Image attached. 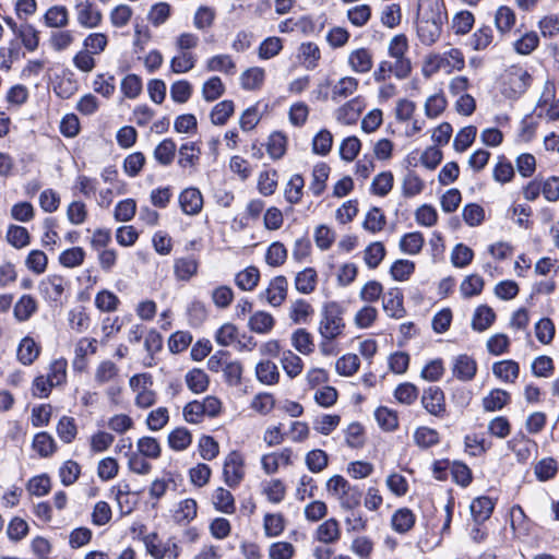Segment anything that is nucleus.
<instances>
[{"mask_svg": "<svg viewBox=\"0 0 559 559\" xmlns=\"http://www.w3.org/2000/svg\"><path fill=\"white\" fill-rule=\"evenodd\" d=\"M305 463L310 472L320 473L326 468L329 464V456L325 451L314 449L306 454Z\"/></svg>", "mask_w": 559, "mask_h": 559, "instance_id": "obj_63", "label": "nucleus"}, {"mask_svg": "<svg viewBox=\"0 0 559 559\" xmlns=\"http://www.w3.org/2000/svg\"><path fill=\"white\" fill-rule=\"evenodd\" d=\"M264 78L265 72L262 68H250L246 70L240 76L241 86L248 91L259 90L264 82Z\"/></svg>", "mask_w": 559, "mask_h": 559, "instance_id": "obj_54", "label": "nucleus"}, {"mask_svg": "<svg viewBox=\"0 0 559 559\" xmlns=\"http://www.w3.org/2000/svg\"><path fill=\"white\" fill-rule=\"evenodd\" d=\"M199 259L194 255L179 257L174 260V276L177 281L189 282L198 274Z\"/></svg>", "mask_w": 559, "mask_h": 559, "instance_id": "obj_18", "label": "nucleus"}, {"mask_svg": "<svg viewBox=\"0 0 559 559\" xmlns=\"http://www.w3.org/2000/svg\"><path fill=\"white\" fill-rule=\"evenodd\" d=\"M349 69L356 74H366L373 67V55L365 47L352 50L347 57Z\"/></svg>", "mask_w": 559, "mask_h": 559, "instance_id": "obj_15", "label": "nucleus"}, {"mask_svg": "<svg viewBox=\"0 0 559 559\" xmlns=\"http://www.w3.org/2000/svg\"><path fill=\"white\" fill-rule=\"evenodd\" d=\"M167 442L174 451H185L192 443V435L185 427H177L168 435Z\"/></svg>", "mask_w": 559, "mask_h": 559, "instance_id": "obj_41", "label": "nucleus"}, {"mask_svg": "<svg viewBox=\"0 0 559 559\" xmlns=\"http://www.w3.org/2000/svg\"><path fill=\"white\" fill-rule=\"evenodd\" d=\"M288 282L283 275L275 276L261 295L273 307H280L287 297Z\"/></svg>", "mask_w": 559, "mask_h": 559, "instance_id": "obj_19", "label": "nucleus"}, {"mask_svg": "<svg viewBox=\"0 0 559 559\" xmlns=\"http://www.w3.org/2000/svg\"><path fill=\"white\" fill-rule=\"evenodd\" d=\"M510 402V394L501 389H493L483 399V407L486 412H496L503 408Z\"/></svg>", "mask_w": 559, "mask_h": 559, "instance_id": "obj_43", "label": "nucleus"}, {"mask_svg": "<svg viewBox=\"0 0 559 559\" xmlns=\"http://www.w3.org/2000/svg\"><path fill=\"white\" fill-rule=\"evenodd\" d=\"M264 534L267 537L280 536L285 530V520L281 513H266L263 519Z\"/></svg>", "mask_w": 559, "mask_h": 559, "instance_id": "obj_60", "label": "nucleus"}, {"mask_svg": "<svg viewBox=\"0 0 559 559\" xmlns=\"http://www.w3.org/2000/svg\"><path fill=\"white\" fill-rule=\"evenodd\" d=\"M427 66L432 71L444 70L448 73L461 71L465 67V58L459 48H450L442 53H432L427 58Z\"/></svg>", "mask_w": 559, "mask_h": 559, "instance_id": "obj_6", "label": "nucleus"}, {"mask_svg": "<svg viewBox=\"0 0 559 559\" xmlns=\"http://www.w3.org/2000/svg\"><path fill=\"white\" fill-rule=\"evenodd\" d=\"M145 547L154 559H178L180 555V547L175 538L162 542L156 534L148 535L145 538Z\"/></svg>", "mask_w": 559, "mask_h": 559, "instance_id": "obj_10", "label": "nucleus"}, {"mask_svg": "<svg viewBox=\"0 0 559 559\" xmlns=\"http://www.w3.org/2000/svg\"><path fill=\"white\" fill-rule=\"evenodd\" d=\"M345 326L342 307L335 301L324 304L320 311L319 335L328 340H336L344 334Z\"/></svg>", "mask_w": 559, "mask_h": 559, "instance_id": "obj_2", "label": "nucleus"}, {"mask_svg": "<svg viewBox=\"0 0 559 559\" xmlns=\"http://www.w3.org/2000/svg\"><path fill=\"white\" fill-rule=\"evenodd\" d=\"M539 45V37L536 32L530 31L523 34L513 43V49L522 56L531 55Z\"/></svg>", "mask_w": 559, "mask_h": 559, "instance_id": "obj_53", "label": "nucleus"}, {"mask_svg": "<svg viewBox=\"0 0 559 559\" xmlns=\"http://www.w3.org/2000/svg\"><path fill=\"white\" fill-rule=\"evenodd\" d=\"M447 13L438 2H430L418 15L416 29L423 45L431 46L440 37Z\"/></svg>", "mask_w": 559, "mask_h": 559, "instance_id": "obj_1", "label": "nucleus"}, {"mask_svg": "<svg viewBox=\"0 0 559 559\" xmlns=\"http://www.w3.org/2000/svg\"><path fill=\"white\" fill-rule=\"evenodd\" d=\"M97 340L93 337H82L78 341L74 348L73 368L78 371H84L87 367V356L97 353Z\"/></svg>", "mask_w": 559, "mask_h": 559, "instance_id": "obj_16", "label": "nucleus"}, {"mask_svg": "<svg viewBox=\"0 0 559 559\" xmlns=\"http://www.w3.org/2000/svg\"><path fill=\"white\" fill-rule=\"evenodd\" d=\"M255 377L262 384L274 385L280 381V371L273 361L262 360L255 366Z\"/></svg>", "mask_w": 559, "mask_h": 559, "instance_id": "obj_32", "label": "nucleus"}, {"mask_svg": "<svg viewBox=\"0 0 559 559\" xmlns=\"http://www.w3.org/2000/svg\"><path fill=\"white\" fill-rule=\"evenodd\" d=\"M345 442L353 449H359L365 444V429L361 424L354 421L344 430Z\"/></svg>", "mask_w": 559, "mask_h": 559, "instance_id": "obj_62", "label": "nucleus"}, {"mask_svg": "<svg viewBox=\"0 0 559 559\" xmlns=\"http://www.w3.org/2000/svg\"><path fill=\"white\" fill-rule=\"evenodd\" d=\"M329 174L330 167L325 163H319L313 167L312 181L309 186V189L313 195L319 197L323 193Z\"/></svg>", "mask_w": 559, "mask_h": 559, "instance_id": "obj_42", "label": "nucleus"}, {"mask_svg": "<svg viewBox=\"0 0 559 559\" xmlns=\"http://www.w3.org/2000/svg\"><path fill=\"white\" fill-rule=\"evenodd\" d=\"M179 203L187 215H197L203 207L202 193L197 188H187L179 194Z\"/></svg>", "mask_w": 559, "mask_h": 559, "instance_id": "obj_21", "label": "nucleus"}, {"mask_svg": "<svg viewBox=\"0 0 559 559\" xmlns=\"http://www.w3.org/2000/svg\"><path fill=\"white\" fill-rule=\"evenodd\" d=\"M246 475L245 459L238 451H231L224 461L223 477L225 484L230 488H236L242 481Z\"/></svg>", "mask_w": 559, "mask_h": 559, "instance_id": "obj_8", "label": "nucleus"}, {"mask_svg": "<svg viewBox=\"0 0 559 559\" xmlns=\"http://www.w3.org/2000/svg\"><path fill=\"white\" fill-rule=\"evenodd\" d=\"M295 552V546L288 542L272 543L267 549L269 559H292Z\"/></svg>", "mask_w": 559, "mask_h": 559, "instance_id": "obj_64", "label": "nucleus"}, {"mask_svg": "<svg viewBox=\"0 0 559 559\" xmlns=\"http://www.w3.org/2000/svg\"><path fill=\"white\" fill-rule=\"evenodd\" d=\"M74 43V34L69 29H58L49 37V46L58 52L67 50Z\"/></svg>", "mask_w": 559, "mask_h": 559, "instance_id": "obj_61", "label": "nucleus"}, {"mask_svg": "<svg viewBox=\"0 0 559 559\" xmlns=\"http://www.w3.org/2000/svg\"><path fill=\"white\" fill-rule=\"evenodd\" d=\"M391 524L395 532L401 534L406 533L414 526L415 515L407 508L399 509L394 512Z\"/></svg>", "mask_w": 559, "mask_h": 559, "instance_id": "obj_48", "label": "nucleus"}, {"mask_svg": "<svg viewBox=\"0 0 559 559\" xmlns=\"http://www.w3.org/2000/svg\"><path fill=\"white\" fill-rule=\"evenodd\" d=\"M294 285L304 295L313 293L318 285V273L313 267H305L295 276Z\"/></svg>", "mask_w": 559, "mask_h": 559, "instance_id": "obj_25", "label": "nucleus"}, {"mask_svg": "<svg viewBox=\"0 0 559 559\" xmlns=\"http://www.w3.org/2000/svg\"><path fill=\"white\" fill-rule=\"evenodd\" d=\"M299 58L302 60V64L308 70H313L318 67L321 58V52L317 44L314 43H302L299 47Z\"/></svg>", "mask_w": 559, "mask_h": 559, "instance_id": "obj_50", "label": "nucleus"}, {"mask_svg": "<svg viewBox=\"0 0 559 559\" xmlns=\"http://www.w3.org/2000/svg\"><path fill=\"white\" fill-rule=\"evenodd\" d=\"M496 321V313L492 308L487 305L478 306L472 318V329L477 332L488 330Z\"/></svg>", "mask_w": 559, "mask_h": 559, "instance_id": "obj_28", "label": "nucleus"}, {"mask_svg": "<svg viewBox=\"0 0 559 559\" xmlns=\"http://www.w3.org/2000/svg\"><path fill=\"white\" fill-rule=\"evenodd\" d=\"M152 385V376L148 373H138L129 379V386L135 394L134 404L136 407L146 409L156 404L157 394Z\"/></svg>", "mask_w": 559, "mask_h": 559, "instance_id": "obj_4", "label": "nucleus"}, {"mask_svg": "<svg viewBox=\"0 0 559 559\" xmlns=\"http://www.w3.org/2000/svg\"><path fill=\"white\" fill-rule=\"evenodd\" d=\"M413 66L409 58L394 59V61L382 60L373 72L376 82H385L391 75L397 80H404L412 73Z\"/></svg>", "mask_w": 559, "mask_h": 559, "instance_id": "obj_7", "label": "nucleus"}, {"mask_svg": "<svg viewBox=\"0 0 559 559\" xmlns=\"http://www.w3.org/2000/svg\"><path fill=\"white\" fill-rule=\"evenodd\" d=\"M287 249L281 241L272 242L265 252V262L272 267L283 265L287 260Z\"/></svg>", "mask_w": 559, "mask_h": 559, "instance_id": "obj_55", "label": "nucleus"}, {"mask_svg": "<svg viewBox=\"0 0 559 559\" xmlns=\"http://www.w3.org/2000/svg\"><path fill=\"white\" fill-rule=\"evenodd\" d=\"M74 11L76 22L83 28H96L103 22V13L93 0H76Z\"/></svg>", "mask_w": 559, "mask_h": 559, "instance_id": "obj_9", "label": "nucleus"}, {"mask_svg": "<svg viewBox=\"0 0 559 559\" xmlns=\"http://www.w3.org/2000/svg\"><path fill=\"white\" fill-rule=\"evenodd\" d=\"M328 492L334 497L340 507L353 511L360 506L361 492L357 486H353L342 475H333L326 481Z\"/></svg>", "mask_w": 559, "mask_h": 559, "instance_id": "obj_3", "label": "nucleus"}, {"mask_svg": "<svg viewBox=\"0 0 559 559\" xmlns=\"http://www.w3.org/2000/svg\"><path fill=\"white\" fill-rule=\"evenodd\" d=\"M198 61L193 52H178L170 60V70L175 74H183L191 71Z\"/></svg>", "mask_w": 559, "mask_h": 559, "instance_id": "obj_45", "label": "nucleus"}, {"mask_svg": "<svg viewBox=\"0 0 559 559\" xmlns=\"http://www.w3.org/2000/svg\"><path fill=\"white\" fill-rule=\"evenodd\" d=\"M508 447L515 454L518 462L522 464L526 463L538 450V444L522 432L509 440Z\"/></svg>", "mask_w": 559, "mask_h": 559, "instance_id": "obj_13", "label": "nucleus"}, {"mask_svg": "<svg viewBox=\"0 0 559 559\" xmlns=\"http://www.w3.org/2000/svg\"><path fill=\"white\" fill-rule=\"evenodd\" d=\"M484 280L478 274L467 275L460 285V293L464 298L480 295L484 289Z\"/></svg>", "mask_w": 559, "mask_h": 559, "instance_id": "obj_57", "label": "nucleus"}, {"mask_svg": "<svg viewBox=\"0 0 559 559\" xmlns=\"http://www.w3.org/2000/svg\"><path fill=\"white\" fill-rule=\"evenodd\" d=\"M198 503L192 498H186L178 502L174 510V521L178 524H188L197 518Z\"/></svg>", "mask_w": 559, "mask_h": 559, "instance_id": "obj_29", "label": "nucleus"}, {"mask_svg": "<svg viewBox=\"0 0 559 559\" xmlns=\"http://www.w3.org/2000/svg\"><path fill=\"white\" fill-rule=\"evenodd\" d=\"M532 81L531 74L522 67H510L503 75L502 93L510 97L515 98L522 95Z\"/></svg>", "mask_w": 559, "mask_h": 559, "instance_id": "obj_5", "label": "nucleus"}, {"mask_svg": "<svg viewBox=\"0 0 559 559\" xmlns=\"http://www.w3.org/2000/svg\"><path fill=\"white\" fill-rule=\"evenodd\" d=\"M359 81L354 76H343L332 86L331 98L334 102L350 97L356 93Z\"/></svg>", "mask_w": 559, "mask_h": 559, "instance_id": "obj_26", "label": "nucleus"}, {"mask_svg": "<svg viewBox=\"0 0 559 559\" xmlns=\"http://www.w3.org/2000/svg\"><path fill=\"white\" fill-rule=\"evenodd\" d=\"M558 469V462L554 457H544L534 465V474L539 481L555 478Z\"/></svg>", "mask_w": 559, "mask_h": 559, "instance_id": "obj_44", "label": "nucleus"}, {"mask_svg": "<svg viewBox=\"0 0 559 559\" xmlns=\"http://www.w3.org/2000/svg\"><path fill=\"white\" fill-rule=\"evenodd\" d=\"M281 365L288 378L298 377L304 369L302 359L293 350H284L281 357Z\"/></svg>", "mask_w": 559, "mask_h": 559, "instance_id": "obj_39", "label": "nucleus"}, {"mask_svg": "<svg viewBox=\"0 0 559 559\" xmlns=\"http://www.w3.org/2000/svg\"><path fill=\"white\" fill-rule=\"evenodd\" d=\"M206 69L233 75L236 71V64L229 55H216L207 60Z\"/></svg>", "mask_w": 559, "mask_h": 559, "instance_id": "obj_59", "label": "nucleus"}, {"mask_svg": "<svg viewBox=\"0 0 559 559\" xmlns=\"http://www.w3.org/2000/svg\"><path fill=\"white\" fill-rule=\"evenodd\" d=\"M275 325V319L266 311H255L248 321L249 329L257 334H267Z\"/></svg>", "mask_w": 559, "mask_h": 559, "instance_id": "obj_31", "label": "nucleus"}, {"mask_svg": "<svg viewBox=\"0 0 559 559\" xmlns=\"http://www.w3.org/2000/svg\"><path fill=\"white\" fill-rule=\"evenodd\" d=\"M260 271L255 266H248L235 276V284L245 292L253 290L259 283Z\"/></svg>", "mask_w": 559, "mask_h": 559, "instance_id": "obj_38", "label": "nucleus"}, {"mask_svg": "<svg viewBox=\"0 0 559 559\" xmlns=\"http://www.w3.org/2000/svg\"><path fill=\"white\" fill-rule=\"evenodd\" d=\"M384 245L380 241L371 242L364 251V261L369 269H376L385 257Z\"/></svg>", "mask_w": 559, "mask_h": 559, "instance_id": "obj_58", "label": "nucleus"}, {"mask_svg": "<svg viewBox=\"0 0 559 559\" xmlns=\"http://www.w3.org/2000/svg\"><path fill=\"white\" fill-rule=\"evenodd\" d=\"M383 309L392 318H402L404 316L403 296L397 288L389 290L383 296Z\"/></svg>", "mask_w": 559, "mask_h": 559, "instance_id": "obj_33", "label": "nucleus"}, {"mask_svg": "<svg viewBox=\"0 0 559 559\" xmlns=\"http://www.w3.org/2000/svg\"><path fill=\"white\" fill-rule=\"evenodd\" d=\"M476 371L477 364L472 357L463 354L454 358L452 372L459 380L471 381L475 377Z\"/></svg>", "mask_w": 559, "mask_h": 559, "instance_id": "obj_23", "label": "nucleus"}, {"mask_svg": "<svg viewBox=\"0 0 559 559\" xmlns=\"http://www.w3.org/2000/svg\"><path fill=\"white\" fill-rule=\"evenodd\" d=\"M292 345L302 355H310L314 350L313 337L306 329H298L292 334Z\"/></svg>", "mask_w": 559, "mask_h": 559, "instance_id": "obj_47", "label": "nucleus"}, {"mask_svg": "<svg viewBox=\"0 0 559 559\" xmlns=\"http://www.w3.org/2000/svg\"><path fill=\"white\" fill-rule=\"evenodd\" d=\"M212 503L216 511L224 514H233L236 511L233 493L223 487H218L214 490L212 495Z\"/></svg>", "mask_w": 559, "mask_h": 559, "instance_id": "obj_30", "label": "nucleus"}, {"mask_svg": "<svg viewBox=\"0 0 559 559\" xmlns=\"http://www.w3.org/2000/svg\"><path fill=\"white\" fill-rule=\"evenodd\" d=\"M287 150V136L280 131L270 134L266 143V152L269 156L276 160L281 159Z\"/></svg>", "mask_w": 559, "mask_h": 559, "instance_id": "obj_40", "label": "nucleus"}, {"mask_svg": "<svg viewBox=\"0 0 559 559\" xmlns=\"http://www.w3.org/2000/svg\"><path fill=\"white\" fill-rule=\"evenodd\" d=\"M421 405L435 417L443 418L447 415L445 396L439 386H429L424 391Z\"/></svg>", "mask_w": 559, "mask_h": 559, "instance_id": "obj_12", "label": "nucleus"}, {"mask_svg": "<svg viewBox=\"0 0 559 559\" xmlns=\"http://www.w3.org/2000/svg\"><path fill=\"white\" fill-rule=\"evenodd\" d=\"M37 310V301L31 295H23L14 306V317L17 321H27Z\"/></svg>", "mask_w": 559, "mask_h": 559, "instance_id": "obj_46", "label": "nucleus"}, {"mask_svg": "<svg viewBox=\"0 0 559 559\" xmlns=\"http://www.w3.org/2000/svg\"><path fill=\"white\" fill-rule=\"evenodd\" d=\"M425 239L421 233L413 231L405 234L400 240V250L406 254H417L420 252Z\"/></svg>", "mask_w": 559, "mask_h": 559, "instance_id": "obj_52", "label": "nucleus"}, {"mask_svg": "<svg viewBox=\"0 0 559 559\" xmlns=\"http://www.w3.org/2000/svg\"><path fill=\"white\" fill-rule=\"evenodd\" d=\"M515 22L516 16L511 8L501 5L497 9L495 13V25L501 35L510 33V31L515 25Z\"/></svg>", "mask_w": 559, "mask_h": 559, "instance_id": "obj_36", "label": "nucleus"}, {"mask_svg": "<svg viewBox=\"0 0 559 559\" xmlns=\"http://www.w3.org/2000/svg\"><path fill=\"white\" fill-rule=\"evenodd\" d=\"M40 354V346L31 336H25L21 340L17 349L16 358L24 365H32Z\"/></svg>", "mask_w": 559, "mask_h": 559, "instance_id": "obj_24", "label": "nucleus"}, {"mask_svg": "<svg viewBox=\"0 0 559 559\" xmlns=\"http://www.w3.org/2000/svg\"><path fill=\"white\" fill-rule=\"evenodd\" d=\"M341 537L340 524L335 519H329L316 530V538L323 544H333Z\"/></svg>", "mask_w": 559, "mask_h": 559, "instance_id": "obj_34", "label": "nucleus"}, {"mask_svg": "<svg viewBox=\"0 0 559 559\" xmlns=\"http://www.w3.org/2000/svg\"><path fill=\"white\" fill-rule=\"evenodd\" d=\"M493 502L489 497H478L471 503V513L478 523L486 521L493 510Z\"/></svg>", "mask_w": 559, "mask_h": 559, "instance_id": "obj_51", "label": "nucleus"}, {"mask_svg": "<svg viewBox=\"0 0 559 559\" xmlns=\"http://www.w3.org/2000/svg\"><path fill=\"white\" fill-rule=\"evenodd\" d=\"M43 20L45 26L49 28H66L70 23L69 10L66 5L55 4L47 9Z\"/></svg>", "mask_w": 559, "mask_h": 559, "instance_id": "obj_22", "label": "nucleus"}, {"mask_svg": "<svg viewBox=\"0 0 559 559\" xmlns=\"http://www.w3.org/2000/svg\"><path fill=\"white\" fill-rule=\"evenodd\" d=\"M304 187H305V180L300 175L296 174V175L292 176V178L288 180V182L285 187V191H284L285 200L290 204L299 203L302 198Z\"/></svg>", "mask_w": 559, "mask_h": 559, "instance_id": "obj_56", "label": "nucleus"}, {"mask_svg": "<svg viewBox=\"0 0 559 559\" xmlns=\"http://www.w3.org/2000/svg\"><path fill=\"white\" fill-rule=\"evenodd\" d=\"M120 368L110 359L100 360L93 372V381L97 386L119 382Z\"/></svg>", "mask_w": 559, "mask_h": 559, "instance_id": "obj_14", "label": "nucleus"}, {"mask_svg": "<svg viewBox=\"0 0 559 559\" xmlns=\"http://www.w3.org/2000/svg\"><path fill=\"white\" fill-rule=\"evenodd\" d=\"M67 282L59 275H50L40 281L38 289L45 299L58 301L64 293Z\"/></svg>", "mask_w": 559, "mask_h": 559, "instance_id": "obj_20", "label": "nucleus"}, {"mask_svg": "<svg viewBox=\"0 0 559 559\" xmlns=\"http://www.w3.org/2000/svg\"><path fill=\"white\" fill-rule=\"evenodd\" d=\"M185 380L188 389L195 394L205 392L210 384L209 376L199 368L188 371Z\"/></svg>", "mask_w": 559, "mask_h": 559, "instance_id": "obj_37", "label": "nucleus"}, {"mask_svg": "<svg viewBox=\"0 0 559 559\" xmlns=\"http://www.w3.org/2000/svg\"><path fill=\"white\" fill-rule=\"evenodd\" d=\"M295 456L293 449L288 447L264 454L261 457L262 469L266 475H273L278 472L280 467L293 465Z\"/></svg>", "mask_w": 559, "mask_h": 559, "instance_id": "obj_11", "label": "nucleus"}, {"mask_svg": "<svg viewBox=\"0 0 559 559\" xmlns=\"http://www.w3.org/2000/svg\"><path fill=\"white\" fill-rule=\"evenodd\" d=\"M425 187V181L414 170L408 169L402 179V194L405 198L420 194Z\"/></svg>", "mask_w": 559, "mask_h": 559, "instance_id": "obj_35", "label": "nucleus"}, {"mask_svg": "<svg viewBox=\"0 0 559 559\" xmlns=\"http://www.w3.org/2000/svg\"><path fill=\"white\" fill-rule=\"evenodd\" d=\"M95 307L102 312H114L120 306L119 297L108 289L99 290L94 300Z\"/></svg>", "mask_w": 559, "mask_h": 559, "instance_id": "obj_49", "label": "nucleus"}, {"mask_svg": "<svg viewBox=\"0 0 559 559\" xmlns=\"http://www.w3.org/2000/svg\"><path fill=\"white\" fill-rule=\"evenodd\" d=\"M362 111V104L358 97L344 103L334 111V118L337 123L343 126L355 124Z\"/></svg>", "mask_w": 559, "mask_h": 559, "instance_id": "obj_17", "label": "nucleus"}, {"mask_svg": "<svg viewBox=\"0 0 559 559\" xmlns=\"http://www.w3.org/2000/svg\"><path fill=\"white\" fill-rule=\"evenodd\" d=\"M492 373L503 382L514 383L520 374V366L512 359L501 360L493 364Z\"/></svg>", "mask_w": 559, "mask_h": 559, "instance_id": "obj_27", "label": "nucleus"}]
</instances>
